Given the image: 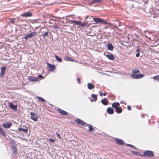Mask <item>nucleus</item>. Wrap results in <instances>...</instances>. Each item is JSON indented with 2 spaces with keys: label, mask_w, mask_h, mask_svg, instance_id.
<instances>
[{
  "label": "nucleus",
  "mask_w": 159,
  "mask_h": 159,
  "mask_svg": "<svg viewBox=\"0 0 159 159\" xmlns=\"http://www.w3.org/2000/svg\"><path fill=\"white\" fill-rule=\"evenodd\" d=\"M93 20L97 23H100L104 25H106L107 23V22L105 20L102 19L98 18H93Z\"/></svg>",
  "instance_id": "nucleus-1"
},
{
  "label": "nucleus",
  "mask_w": 159,
  "mask_h": 159,
  "mask_svg": "<svg viewBox=\"0 0 159 159\" xmlns=\"http://www.w3.org/2000/svg\"><path fill=\"white\" fill-rule=\"evenodd\" d=\"M144 75L143 74H140L139 75H138L135 74H133L131 75V77L134 79H138L142 78Z\"/></svg>",
  "instance_id": "nucleus-2"
},
{
  "label": "nucleus",
  "mask_w": 159,
  "mask_h": 159,
  "mask_svg": "<svg viewBox=\"0 0 159 159\" xmlns=\"http://www.w3.org/2000/svg\"><path fill=\"white\" fill-rule=\"evenodd\" d=\"M31 119L35 121H37L38 120V118L39 116L38 115L36 114L35 113L31 112L30 113Z\"/></svg>",
  "instance_id": "nucleus-3"
},
{
  "label": "nucleus",
  "mask_w": 159,
  "mask_h": 159,
  "mask_svg": "<svg viewBox=\"0 0 159 159\" xmlns=\"http://www.w3.org/2000/svg\"><path fill=\"white\" fill-rule=\"evenodd\" d=\"M144 156L145 157H151L153 156V152L151 151H146L143 153Z\"/></svg>",
  "instance_id": "nucleus-4"
},
{
  "label": "nucleus",
  "mask_w": 159,
  "mask_h": 159,
  "mask_svg": "<svg viewBox=\"0 0 159 159\" xmlns=\"http://www.w3.org/2000/svg\"><path fill=\"white\" fill-rule=\"evenodd\" d=\"M36 34V32L35 31H34L31 33L30 34H28L25 36L24 38L25 39H27L29 38H31L34 36Z\"/></svg>",
  "instance_id": "nucleus-5"
},
{
  "label": "nucleus",
  "mask_w": 159,
  "mask_h": 159,
  "mask_svg": "<svg viewBox=\"0 0 159 159\" xmlns=\"http://www.w3.org/2000/svg\"><path fill=\"white\" fill-rule=\"evenodd\" d=\"M6 68L7 67L5 66L1 67V73L0 74V77H3L4 76L5 74V72L6 69Z\"/></svg>",
  "instance_id": "nucleus-6"
},
{
  "label": "nucleus",
  "mask_w": 159,
  "mask_h": 159,
  "mask_svg": "<svg viewBox=\"0 0 159 159\" xmlns=\"http://www.w3.org/2000/svg\"><path fill=\"white\" fill-rule=\"evenodd\" d=\"M71 22L72 23L76 24L77 25H80L82 27H84L86 26V25L85 24L81 22L80 21H75V20H72Z\"/></svg>",
  "instance_id": "nucleus-7"
},
{
  "label": "nucleus",
  "mask_w": 159,
  "mask_h": 159,
  "mask_svg": "<svg viewBox=\"0 0 159 159\" xmlns=\"http://www.w3.org/2000/svg\"><path fill=\"white\" fill-rule=\"evenodd\" d=\"M76 122L77 123L80 124V125H83L84 126H86L87 125V124L84 122L83 120L79 119H77L75 120Z\"/></svg>",
  "instance_id": "nucleus-8"
},
{
  "label": "nucleus",
  "mask_w": 159,
  "mask_h": 159,
  "mask_svg": "<svg viewBox=\"0 0 159 159\" xmlns=\"http://www.w3.org/2000/svg\"><path fill=\"white\" fill-rule=\"evenodd\" d=\"M8 106L9 107L14 111H16L17 110V105H14L12 102H9Z\"/></svg>",
  "instance_id": "nucleus-9"
},
{
  "label": "nucleus",
  "mask_w": 159,
  "mask_h": 159,
  "mask_svg": "<svg viewBox=\"0 0 159 159\" xmlns=\"http://www.w3.org/2000/svg\"><path fill=\"white\" fill-rule=\"evenodd\" d=\"M47 64L48 65L49 70L52 71L55 69L56 68L54 65L50 64L48 62H47Z\"/></svg>",
  "instance_id": "nucleus-10"
},
{
  "label": "nucleus",
  "mask_w": 159,
  "mask_h": 159,
  "mask_svg": "<svg viewBox=\"0 0 159 159\" xmlns=\"http://www.w3.org/2000/svg\"><path fill=\"white\" fill-rule=\"evenodd\" d=\"M3 127L6 129L9 128L12 125V124L9 122L7 123H4L2 125Z\"/></svg>",
  "instance_id": "nucleus-11"
},
{
  "label": "nucleus",
  "mask_w": 159,
  "mask_h": 159,
  "mask_svg": "<svg viewBox=\"0 0 159 159\" xmlns=\"http://www.w3.org/2000/svg\"><path fill=\"white\" fill-rule=\"evenodd\" d=\"M32 15V14L30 12H27L22 14L21 16L23 17H26L31 16Z\"/></svg>",
  "instance_id": "nucleus-12"
},
{
  "label": "nucleus",
  "mask_w": 159,
  "mask_h": 159,
  "mask_svg": "<svg viewBox=\"0 0 159 159\" xmlns=\"http://www.w3.org/2000/svg\"><path fill=\"white\" fill-rule=\"evenodd\" d=\"M58 110L59 111V112L61 114L63 115H64V116H67V115H68V113L64 111V110L61 109H59V108H58Z\"/></svg>",
  "instance_id": "nucleus-13"
},
{
  "label": "nucleus",
  "mask_w": 159,
  "mask_h": 159,
  "mask_svg": "<svg viewBox=\"0 0 159 159\" xmlns=\"http://www.w3.org/2000/svg\"><path fill=\"white\" fill-rule=\"evenodd\" d=\"M115 139L116 140V143L117 144L123 145L124 144V142L122 140L117 138H116Z\"/></svg>",
  "instance_id": "nucleus-14"
},
{
  "label": "nucleus",
  "mask_w": 159,
  "mask_h": 159,
  "mask_svg": "<svg viewBox=\"0 0 159 159\" xmlns=\"http://www.w3.org/2000/svg\"><path fill=\"white\" fill-rule=\"evenodd\" d=\"M107 113L110 114H112L114 113L113 109L111 107H108L107 110Z\"/></svg>",
  "instance_id": "nucleus-15"
},
{
  "label": "nucleus",
  "mask_w": 159,
  "mask_h": 159,
  "mask_svg": "<svg viewBox=\"0 0 159 159\" xmlns=\"http://www.w3.org/2000/svg\"><path fill=\"white\" fill-rule=\"evenodd\" d=\"M107 47L108 50L111 51H112L114 48L112 45L109 43H108L107 45Z\"/></svg>",
  "instance_id": "nucleus-16"
},
{
  "label": "nucleus",
  "mask_w": 159,
  "mask_h": 159,
  "mask_svg": "<svg viewBox=\"0 0 159 159\" xmlns=\"http://www.w3.org/2000/svg\"><path fill=\"white\" fill-rule=\"evenodd\" d=\"M87 87L89 89L91 90L93 89L95 87V86L92 84L91 83H89L87 84Z\"/></svg>",
  "instance_id": "nucleus-17"
},
{
  "label": "nucleus",
  "mask_w": 159,
  "mask_h": 159,
  "mask_svg": "<svg viewBox=\"0 0 159 159\" xmlns=\"http://www.w3.org/2000/svg\"><path fill=\"white\" fill-rule=\"evenodd\" d=\"M30 81L31 82H34L37 81L38 79L37 78L33 76H30L28 78Z\"/></svg>",
  "instance_id": "nucleus-18"
},
{
  "label": "nucleus",
  "mask_w": 159,
  "mask_h": 159,
  "mask_svg": "<svg viewBox=\"0 0 159 159\" xmlns=\"http://www.w3.org/2000/svg\"><path fill=\"white\" fill-rule=\"evenodd\" d=\"M120 105L119 103L118 102H114L112 104V107L115 109L118 107Z\"/></svg>",
  "instance_id": "nucleus-19"
},
{
  "label": "nucleus",
  "mask_w": 159,
  "mask_h": 159,
  "mask_svg": "<svg viewBox=\"0 0 159 159\" xmlns=\"http://www.w3.org/2000/svg\"><path fill=\"white\" fill-rule=\"evenodd\" d=\"M91 97L93 98H94V99H91V102H93V101L95 102L97 101V96L96 95L94 94H91Z\"/></svg>",
  "instance_id": "nucleus-20"
},
{
  "label": "nucleus",
  "mask_w": 159,
  "mask_h": 159,
  "mask_svg": "<svg viewBox=\"0 0 159 159\" xmlns=\"http://www.w3.org/2000/svg\"><path fill=\"white\" fill-rule=\"evenodd\" d=\"M101 102L104 105H107L108 104V101L107 100V99L106 98L101 100Z\"/></svg>",
  "instance_id": "nucleus-21"
},
{
  "label": "nucleus",
  "mask_w": 159,
  "mask_h": 159,
  "mask_svg": "<svg viewBox=\"0 0 159 159\" xmlns=\"http://www.w3.org/2000/svg\"><path fill=\"white\" fill-rule=\"evenodd\" d=\"M115 111L118 113H120L122 111V109L120 107H117L115 109Z\"/></svg>",
  "instance_id": "nucleus-22"
},
{
  "label": "nucleus",
  "mask_w": 159,
  "mask_h": 159,
  "mask_svg": "<svg viewBox=\"0 0 159 159\" xmlns=\"http://www.w3.org/2000/svg\"><path fill=\"white\" fill-rule=\"evenodd\" d=\"M100 1V0H93L91 2H89V5L91 6L93 4L97 3Z\"/></svg>",
  "instance_id": "nucleus-23"
},
{
  "label": "nucleus",
  "mask_w": 159,
  "mask_h": 159,
  "mask_svg": "<svg viewBox=\"0 0 159 159\" xmlns=\"http://www.w3.org/2000/svg\"><path fill=\"white\" fill-rule=\"evenodd\" d=\"M64 60L65 61H73L74 60L73 59L67 56H66L65 57V58H64Z\"/></svg>",
  "instance_id": "nucleus-24"
},
{
  "label": "nucleus",
  "mask_w": 159,
  "mask_h": 159,
  "mask_svg": "<svg viewBox=\"0 0 159 159\" xmlns=\"http://www.w3.org/2000/svg\"><path fill=\"white\" fill-rule=\"evenodd\" d=\"M16 22V20L15 18L12 19H10V21L9 22V23L10 24H15Z\"/></svg>",
  "instance_id": "nucleus-25"
},
{
  "label": "nucleus",
  "mask_w": 159,
  "mask_h": 159,
  "mask_svg": "<svg viewBox=\"0 0 159 159\" xmlns=\"http://www.w3.org/2000/svg\"><path fill=\"white\" fill-rule=\"evenodd\" d=\"M107 57L111 60H113L114 59L113 56L111 54H108L106 55Z\"/></svg>",
  "instance_id": "nucleus-26"
},
{
  "label": "nucleus",
  "mask_w": 159,
  "mask_h": 159,
  "mask_svg": "<svg viewBox=\"0 0 159 159\" xmlns=\"http://www.w3.org/2000/svg\"><path fill=\"white\" fill-rule=\"evenodd\" d=\"M86 126H88L89 128V131H93V128L91 125L89 124H87Z\"/></svg>",
  "instance_id": "nucleus-27"
},
{
  "label": "nucleus",
  "mask_w": 159,
  "mask_h": 159,
  "mask_svg": "<svg viewBox=\"0 0 159 159\" xmlns=\"http://www.w3.org/2000/svg\"><path fill=\"white\" fill-rule=\"evenodd\" d=\"M0 133L2 136L5 137L6 136V134L4 131L2 129L0 128Z\"/></svg>",
  "instance_id": "nucleus-28"
},
{
  "label": "nucleus",
  "mask_w": 159,
  "mask_h": 159,
  "mask_svg": "<svg viewBox=\"0 0 159 159\" xmlns=\"http://www.w3.org/2000/svg\"><path fill=\"white\" fill-rule=\"evenodd\" d=\"M18 129L19 131H22L25 133H27L28 131V129H23L22 128H19Z\"/></svg>",
  "instance_id": "nucleus-29"
},
{
  "label": "nucleus",
  "mask_w": 159,
  "mask_h": 159,
  "mask_svg": "<svg viewBox=\"0 0 159 159\" xmlns=\"http://www.w3.org/2000/svg\"><path fill=\"white\" fill-rule=\"evenodd\" d=\"M132 73H134V74L137 73L139 72V70L137 69H133L132 70Z\"/></svg>",
  "instance_id": "nucleus-30"
},
{
  "label": "nucleus",
  "mask_w": 159,
  "mask_h": 159,
  "mask_svg": "<svg viewBox=\"0 0 159 159\" xmlns=\"http://www.w3.org/2000/svg\"><path fill=\"white\" fill-rule=\"evenodd\" d=\"M55 57L56 59V60L57 61L59 62H61L62 61V59L61 58L59 57L56 55H55Z\"/></svg>",
  "instance_id": "nucleus-31"
},
{
  "label": "nucleus",
  "mask_w": 159,
  "mask_h": 159,
  "mask_svg": "<svg viewBox=\"0 0 159 159\" xmlns=\"http://www.w3.org/2000/svg\"><path fill=\"white\" fill-rule=\"evenodd\" d=\"M37 98L39 99V101H41V102H45V100L42 98L41 97H37Z\"/></svg>",
  "instance_id": "nucleus-32"
},
{
  "label": "nucleus",
  "mask_w": 159,
  "mask_h": 159,
  "mask_svg": "<svg viewBox=\"0 0 159 159\" xmlns=\"http://www.w3.org/2000/svg\"><path fill=\"white\" fill-rule=\"evenodd\" d=\"M13 152L15 154H16L17 153V151L16 150L14 146L13 147Z\"/></svg>",
  "instance_id": "nucleus-33"
},
{
  "label": "nucleus",
  "mask_w": 159,
  "mask_h": 159,
  "mask_svg": "<svg viewBox=\"0 0 159 159\" xmlns=\"http://www.w3.org/2000/svg\"><path fill=\"white\" fill-rule=\"evenodd\" d=\"M49 32L48 31L45 32L44 33H43V34L42 35L43 36V37H45L46 36H47L48 35H49Z\"/></svg>",
  "instance_id": "nucleus-34"
},
{
  "label": "nucleus",
  "mask_w": 159,
  "mask_h": 159,
  "mask_svg": "<svg viewBox=\"0 0 159 159\" xmlns=\"http://www.w3.org/2000/svg\"><path fill=\"white\" fill-rule=\"evenodd\" d=\"M153 79L154 80L159 81V75H157L154 76L153 77Z\"/></svg>",
  "instance_id": "nucleus-35"
},
{
  "label": "nucleus",
  "mask_w": 159,
  "mask_h": 159,
  "mask_svg": "<svg viewBox=\"0 0 159 159\" xmlns=\"http://www.w3.org/2000/svg\"><path fill=\"white\" fill-rule=\"evenodd\" d=\"M38 78L41 80V79H44V77L41 75H38Z\"/></svg>",
  "instance_id": "nucleus-36"
},
{
  "label": "nucleus",
  "mask_w": 159,
  "mask_h": 159,
  "mask_svg": "<svg viewBox=\"0 0 159 159\" xmlns=\"http://www.w3.org/2000/svg\"><path fill=\"white\" fill-rule=\"evenodd\" d=\"M106 94V93H104L103 94L102 93V92H101L100 93V95L101 96H102L103 95L105 96Z\"/></svg>",
  "instance_id": "nucleus-37"
},
{
  "label": "nucleus",
  "mask_w": 159,
  "mask_h": 159,
  "mask_svg": "<svg viewBox=\"0 0 159 159\" xmlns=\"http://www.w3.org/2000/svg\"><path fill=\"white\" fill-rule=\"evenodd\" d=\"M48 140H49V141L51 142H54L55 141L52 138L49 139H48Z\"/></svg>",
  "instance_id": "nucleus-38"
},
{
  "label": "nucleus",
  "mask_w": 159,
  "mask_h": 159,
  "mask_svg": "<svg viewBox=\"0 0 159 159\" xmlns=\"http://www.w3.org/2000/svg\"><path fill=\"white\" fill-rule=\"evenodd\" d=\"M131 152L133 154H134L135 155H137L138 153V152L134 151H132Z\"/></svg>",
  "instance_id": "nucleus-39"
},
{
  "label": "nucleus",
  "mask_w": 159,
  "mask_h": 159,
  "mask_svg": "<svg viewBox=\"0 0 159 159\" xmlns=\"http://www.w3.org/2000/svg\"><path fill=\"white\" fill-rule=\"evenodd\" d=\"M57 135L59 138H60V139H61V138L60 137V134L59 133H57Z\"/></svg>",
  "instance_id": "nucleus-40"
},
{
  "label": "nucleus",
  "mask_w": 159,
  "mask_h": 159,
  "mask_svg": "<svg viewBox=\"0 0 159 159\" xmlns=\"http://www.w3.org/2000/svg\"><path fill=\"white\" fill-rule=\"evenodd\" d=\"M139 56H140V54H139V53H137L136 55V56L137 57H139Z\"/></svg>",
  "instance_id": "nucleus-41"
},
{
  "label": "nucleus",
  "mask_w": 159,
  "mask_h": 159,
  "mask_svg": "<svg viewBox=\"0 0 159 159\" xmlns=\"http://www.w3.org/2000/svg\"><path fill=\"white\" fill-rule=\"evenodd\" d=\"M127 109L128 110H130L131 109V107L129 106H127Z\"/></svg>",
  "instance_id": "nucleus-42"
},
{
  "label": "nucleus",
  "mask_w": 159,
  "mask_h": 159,
  "mask_svg": "<svg viewBox=\"0 0 159 159\" xmlns=\"http://www.w3.org/2000/svg\"><path fill=\"white\" fill-rule=\"evenodd\" d=\"M126 145L128 146H129L130 147H131L132 146V145L130 144H126Z\"/></svg>",
  "instance_id": "nucleus-43"
},
{
  "label": "nucleus",
  "mask_w": 159,
  "mask_h": 159,
  "mask_svg": "<svg viewBox=\"0 0 159 159\" xmlns=\"http://www.w3.org/2000/svg\"><path fill=\"white\" fill-rule=\"evenodd\" d=\"M77 81H78V83L79 84H80V79H79V78H78L77 79Z\"/></svg>",
  "instance_id": "nucleus-44"
},
{
  "label": "nucleus",
  "mask_w": 159,
  "mask_h": 159,
  "mask_svg": "<svg viewBox=\"0 0 159 159\" xmlns=\"http://www.w3.org/2000/svg\"><path fill=\"white\" fill-rule=\"evenodd\" d=\"M136 52H137V53H139L140 51L139 50V49H137L136 51Z\"/></svg>",
  "instance_id": "nucleus-45"
},
{
  "label": "nucleus",
  "mask_w": 159,
  "mask_h": 159,
  "mask_svg": "<svg viewBox=\"0 0 159 159\" xmlns=\"http://www.w3.org/2000/svg\"><path fill=\"white\" fill-rule=\"evenodd\" d=\"M120 103L121 104H124L125 105H126V104H125L124 102L123 101H121V102H120Z\"/></svg>",
  "instance_id": "nucleus-46"
},
{
  "label": "nucleus",
  "mask_w": 159,
  "mask_h": 159,
  "mask_svg": "<svg viewBox=\"0 0 159 159\" xmlns=\"http://www.w3.org/2000/svg\"><path fill=\"white\" fill-rule=\"evenodd\" d=\"M131 148H133L134 149H136V148L135 147V146H134L133 145H132V146Z\"/></svg>",
  "instance_id": "nucleus-47"
},
{
  "label": "nucleus",
  "mask_w": 159,
  "mask_h": 159,
  "mask_svg": "<svg viewBox=\"0 0 159 159\" xmlns=\"http://www.w3.org/2000/svg\"><path fill=\"white\" fill-rule=\"evenodd\" d=\"M52 20H51L49 21V22L50 23H52V22H51L52 21Z\"/></svg>",
  "instance_id": "nucleus-48"
},
{
  "label": "nucleus",
  "mask_w": 159,
  "mask_h": 159,
  "mask_svg": "<svg viewBox=\"0 0 159 159\" xmlns=\"http://www.w3.org/2000/svg\"><path fill=\"white\" fill-rule=\"evenodd\" d=\"M88 17V16H87L86 17V19H87Z\"/></svg>",
  "instance_id": "nucleus-49"
},
{
  "label": "nucleus",
  "mask_w": 159,
  "mask_h": 159,
  "mask_svg": "<svg viewBox=\"0 0 159 159\" xmlns=\"http://www.w3.org/2000/svg\"><path fill=\"white\" fill-rule=\"evenodd\" d=\"M99 159H102V158H100Z\"/></svg>",
  "instance_id": "nucleus-50"
}]
</instances>
